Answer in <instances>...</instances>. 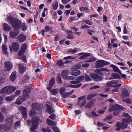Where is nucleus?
Instances as JSON below:
<instances>
[{"label": "nucleus", "mask_w": 132, "mask_h": 132, "mask_svg": "<svg viewBox=\"0 0 132 132\" xmlns=\"http://www.w3.org/2000/svg\"><path fill=\"white\" fill-rule=\"evenodd\" d=\"M85 80L87 81H91L92 80L91 78L89 77V76H88L87 75H85Z\"/></svg>", "instance_id": "obj_50"}, {"label": "nucleus", "mask_w": 132, "mask_h": 132, "mask_svg": "<svg viewBox=\"0 0 132 132\" xmlns=\"http://www.w3.org/2000/svg\"><path fill=\"white\" fill-rule=\"evenodd\" d=\"M8 87L7 86L4 87L0 91V93L1 94H6L9 93L8 90Z\"/></svg>", "instance_id": "obj_20"}, {"label": "nucleus", "mask_w": 132, "mask_h": 132, "mask_svg": "<svg viewBox=\"0 0 132 132\" xmlns=\"http://www.w3.org/2000/svg\"><path fill=\"white\" fill-rule=\"evenodd\" d=\"M30 78V76L28 75H26L23 78L22 82L23 83L27 81Z\"/></svg>", "instance_id": "obj_30"}, {"label": "nucleus", "mask_w": 132, "mask_h": 132, "mask_svg": "<svg viewBox=\"0 0 132 132\" xmlns=\"http://www.w3.org/2000/svg\"><path fill=\"white\" fill-rule=\"evenodd\" d=\"M8 87V90L9 93H10L16 90V87L13 86H7Z\"/></svg>", "instance_id": "obj_32"}, {"label": "nucleus", "mask_w": 132, "mask_h": 132, "mask_svg": "<svg viewBox=\"0 0 132 132\" xmlns=\"http://www.w3.org/2000/svg\"><path fill=\"white\" fill-rule=\"evenodd\" d=\"M58 6V2L57 1H56L55 3V5L53 7V9L55 10H56Z\"/></svg>", "instance_id": "obj_56"}, {"label": "nucleus", "mask_w": 132, "mask_h": 132, "mask_svg": "<svg viewBox=\"0 0 132 132\" xmlns=\"http://www.w3.org/2000/svg\"><path fill=\"white\" fill-rule=\"evenodd\" d=\"M57 82L58 83L60 84L62 83V80L61 77V76L60 74H58V76L57 78Z\"/></svg>", "instance_id": "obj_46"}, {"label": "nucleus", "mask_w": 132, "mask_h": 132, "mask_svg": "<svg viewBox=\"0 0 132 132\" xmlns=\"http://www.w3.org/2000/svg\"><path fill=\"white\" fill-rule=\"evenodd\" d=\"M80 71L79 70H73L70 72V74L73 76H78L80 74Z\"/></svg>", "instance_id": "obj_27"}, {"label": "nucleus", "mask_w": 132, "mask_h": 132, "mask_svg": "<svg viewBox=\"0 0 132 132\" xmlns=\"http://www.w3.org/2000/svg\"><path fill=\"white\" fill-rule=\"evenodd\" d=\"M101 70L102 71L109 72L110 70L105 68H101Z\"/></svg>", "instance_id": "obj_62"}, {"label": "nucleus", "mask_w": 132, "mask_h": 132, "mask_svg": "<svg viewBox=\"0 0 132 132\" xmlns=\"http://www.w3.org/2000/svg\"><path fill=\"white\" fill-rule=\"evenodd\" d=\"M110 64V62H108L106 61L102 60H100L96 62V68H99L106 65H108Z\"/></svg>", "instance_id": "obj_6"}, {"label": "nucleus", "mask_w": 132, "mask_h": 132, "mask_svg": "<svg viewBox=\"0 0 132 132\" xmlns=\"http://www.w3.org/2000/svg\"><path fill=\"white\" fill-rule=\"evenodd\" d=\"M3 26V29L5 31H9L12 29V27L8 25L7 23H4Z\"/></svg>", "instance_id": "obj_19"}, {"label": "nucleus", "mask_w": 132, "mask_h": 132, "mask_svg": "<svg viewBox=\"0 0 132 132\" xmlns=\"http://www.w3.org/2000/svg\"><path fill=\"white\" fill-rule=\"evenodd\" d=\"M27 26L25 23H23L22 26V29L23 31H24L27 29Z\"/></svg>", "instance_id": "obj_51"}, {"label": "nucleus", "mask_w": 132, "mask_h": 132, "mask_svg": "<svg viewBox=\"0 0 132 132\" xmlns=\"http://www.w3.org/2000/svg\"><path fill=\"white\" fill-rule=\"evenodd\" d=\"M84 78V76H81L79 77L76 79L78 83L81 81H82Z\"/></svg>", "instance_id": "obj_38"}, {"label": "nucleus", "mask_w": 132, "mask_h": 132, "mask_svg": "<svg viewBox=\"0 0 132 132\" xmlns=\"http://www.w3.org/2000/svg\"><path fill=\"white\" fill-rule=\"evenodd\" d=\"M31 89L30 88L25 89L23 91V96L22 97H20L17 99L16 103L18 104H21L25 100L26 98H29V97L28 94L31 92Z\"/></svg>", "instance_id": "obj_3"}, {"label": "nucleus", "mask_w": 132, "mask_h": 132, "mask_svg": "<svg viewBox=\"0 0 132 132\" xmlns=\"http://www.w3.org/2000/svg\"><path fill=\"white\" fill-rule=\"evenodd\" d=\"M96 95V94H93L90 95H87V100H91L92 98Z\"/></svg>", "instance_id": "obj_37"}, {"label": "nucleus", "mask_w": 132, "mask_h": 132, "mask_svg": "<svg viewBox=\"0 0 132 132\" xmlns=\"http://www.w3.org/2000/svg\"><path fill=\"white\" fill-rule=\"evenodd\" d=\"M31 106L34 109L39 110L42 108V106L40 104L36 103H33Z\"/></svg>", "instance_id": "obj_16"}, {"label": "nucleus", "mask_w": 132, "mask_h": 132, "mask_svg": "<svg viewBox=\"0 0 132 132\" xmlns=\"http://www.w3.org/2000/svg\"><path fill=\"white\" fill-rule=\"evenodd\" d=\"M5 70L6 71H9L12 67L11 63L9 61H6L4 63Z\"/></svg>", "instance_id": "obj_10"}, {"label": "nucleus", "mask_w": 132, "mask_h": 132, "mask_svg": "<svg viewBox=\"0 0 132 132\" xmlns=\"http://www.w3.org/2000/svg\"><path fill=\"white\" fill-rule=\"evenodd\" d=\"M21 64H19V72L21 73L22 74L26 70V67H23L21 65Z\"/></svg>", "instance_id": "obj_24"}, {"label": "nucleus", "mask_w": 132, "mask_h": 132, "mask_svg": "<svg viewBox=\"0 0 132 132\" xmlns=\"http://www.w3.org/2000/svg\"><path fill=\"white\" fill-rule=\"evenodd\" d=\"M82 84L81 83H80L79 84H78L77 85H70V87L71 88H78L80 86H81L82 85Z\"/></svg>", "instance_id": "obj_43"}, {"label": "nucleus", "mask_w": 132, "mask_h": 132, "mask_svg": "<svg viewBox=\"0 0 132 132\" xmlns=\"http://www.w3.org/2000/svg\"><path fill=\"white\" fill-rule=\"evenodd\" d=\"M67 34L68 35L67 36V38L68 39H72L74 38V36L72 35L73 33L71 31H66Z\"/></svg>", "instance_id": "obj_18"}, {"label": "nucleus", "mask_w": 132, "mask_h": 132, "mask_svg": "<svg viewBox=\"0 0 132 132\" xmlns=\"http://www.w3.org/2000/svg\"><path fill=\"white\" fill-rule=\"evenodd\" d=\"M91 114L93 117H96L99 116L98 114H97L94 111L91 113Z\"/></svg>", "instance_id": "obj_60"}, {"label": "nucleus", "mask_w": 132, "mask_h": 132, "mask_svg": "<svg viewBox=\"0 0 132 132\" xmlns=\"http://www.w3.org/2000/svg\"><path fill=\"white\" fill-rule=\"evenodd\" d=\"M27 48V44H24L22 46L21 49L25 51Z\"/></svg>", "instance_id": "obj_53"}, {"label": "nucleus", "mask_w": 132, "mask_h": 132, "mask_svg": "<svg viewBox=\"0 0 132 132\" xmlns=\"http://www.w3.org/2000/svg\"><path fill=\"white\" fill-rule=\"evenodd\" d=\"M18 30H15L11 31L9 32V34L10 38H14L17 36L19 34Z\"/></svg>", "instance_id": "obj_9"}, {"label": "nucleus", "mask_w": 132, "mask_h": 132, "mask_svg": "<svg viewBox=\"0 0 132 132\" xmlns=\"http://www.w3.org/2000/svg\"><path fill=\"white\" fill-rule=\"evenodd\" d=\"M7 20L10 22L14 29L19 30L22 26V22L19 20L13 17L9 16L7 18Z\"/></svg>", "instance_id": "obj_1"}, {"label": "nucleus", "mask_w": 132, "mask_h": 132, "mask_svg": "<svg viewBox=\"0 0 132 132\" xmlns=\"http://www.w3.org/2000/svg\"><path fill=\"white\" fill-rule=\"evenodd\" d=\"M94 72H96L98 75H100L101 76L103 75V73L102 72V70H101V69H97L94 70Z\"/></svg>", "instance_id": "obj_35"}, {"label": "nucleus", "mask_w": 132, "mask_h": 132, "mask_svg": "<svg viewBox=\"0 0 132 132\" xmlns=\"http://www.w3.org/2000/svg\"><path fill=\"white\" fill-rule=\"evenodd\" d=\"M120 76L118 74L113 73L111 75V76L109 78V79H116L117 78H120Z\"/></svg>", "instance_id": "obj_22"}, {"label": "nucleus", "mask_w": 132, "mask_h": 132, "mask_svg": "<svg viewBox=\"0 0 132 132\" xmlns=\"http://www.w3.org/2000/svg\"><path fill=\"white\" fill-rule=\"evenodd\" d=\"M116 126L117 127V128L115 129V130L117 131H118L121 128V126L120 125V122H117V123L116 124Z\"/></svg>", "instance_id": "obj_44"}, {"label": "nucleus", "mask_w": 132, "mask_h": 132, "mask_svg": "<svg viewBox=\"0 0 132 132\" xmlns=\"http://www.w3.org/2000/svg\"><path fill=\"white\" fill-rule=\"evenodd\" d=\"M14 96L6 97L5 98V100L7 101L11 102L14 99Z\"/></svg>", "instance_id": "obj_36"}, {"label": "nucleus", "mask_w": 132, "mask_h": 132, "mask_svg": "<svg viewBox=\"0 0 132 132\" xmlns=\"http://www.w3.org/2000/svg\"><path fill=\"white\" fill-rule=\"evenodd\" d=\"M81 22L85 23L89 25H91L92 24L91 21L89 20H86L82 21Z\"/></svg>", "instance_id": "obj_42"}, {"label": "nucleus", "mask_w": 132, "mask_h": 132, "mask_svg": "<svg viewBox=\"0 0 132 132\" xmlns=\"http://www.w3.org/2000/svg\"><path fill=\"white\" fill-rule=\"evenodd\" d=\"M80 9L81 11H83L86 12H88L89 11V10L87 7H80Z\"/></svg>", "instance_id": "obj_39"}, {"label": "nucleus", "mask_w": 132, "mask_h": 132, "mask_svg": "<svg viewBox=\"0 0 132 132\" xmlns=\"http://www.w3.org/2000/svg\"><path fill=\"white\" fill-rule=\"evenodd\" d=\"M16 77V72H13L12 73L10 77V79L12 81H14Z\"/></svg>", "instance_id": "obj_21"}, {"label": "nucleus", "mask_w": 132, "mask_h": 132, "mask_svg": "<svg viewBox=\"0 0 132 132\" xmlns=\"http://www.w3.org/2000/svg\"><path fill=\"white\" fill-rule=\"evenodd\" d=\"M123 116L126 118L122 120V122L120 123L122 129H125L127 127L128 124L132 121V119L131 116L127 113H124Z\"/></svg>", "instance_id": "obj_2"}, {"label": "nucleus", "mask_w": 132, "mask_h": 132, "mask_svg": "<svg viewBox=\"0 0 132 132\" xmlns=\"http://www.w3.org/2000/svg\"><path fill=\"white\" fill-rule=\"evenodd\" d=\"M13 116H12L10 117H8L6 119V122L7 123H8L10 124H11L13 123Z\"/></svg>", "instance_id": "obj_29"}, {"label": "nucleus", "mask_w": 132, "mask_h": 132, "mask_svg": "<svg viewBox=\"0 0 132 132\" xmlns=\"http://www.w3.org/2000/svg\"><path fill=\"white\" fill-rule=\"evenodd\" d=\"M51 93L53 95H56L58 93V89L57 90L56 89H54L51 91Z\"/></svg>", "instance_id": "obj_45"}, {"label": "nucleus", "mask_w": 132, "mask_h": 132, "mask_svg": "<svg viewBox=\"0 0 132 132\" xmlns=\"http://www.w3.org/2000/svg\"><path fill=\"white\" fill-rule=\"evenodd\" d=\"M1 111L2 112L5 113H7L8 112V110L5 108V107H2L1 108Z\"/></svg>", "instance_id": "obj_49"}, {"label": "nucleus", "mask_w": 132, "mask_h": 132, "mask_svg": "<svg viewBox=\"0 0 132 132\" xmlns=\"http://www.w3.org/2000/svg\"><path fill=\"white\" fill-rule=\"evenodd\" d=\"M26 38V36L23 34H20L17 37V39L20 42H22L24 41Z\"/></svg>", "instance_id": "obj_13"}, {"label": "nucleus", "mask_w": 132, "mask_h": 132, "mask_svg": "<svg viewBox=\"0 0 132 132\" xmlns=\"http://www.w3.org/2000/svg\"><path fill=\"white\" fill-rule=\"evenodd\" d=\"M25 52L24 51L21 49L18 53V55L20 56L21 55L23 54Z\"/></svg>", "instance_id": "obj_64"}, {"label": "nucleus", "mask_w": 132, "mask_h": 132, "mask_svg": "<svg viewBox=\"0 0 132 132\" xmlns=\"http://www.w3.org/2000/svg\"><path fill=\"white\" fill-rule=\"evenodd\" d=\"M38 117H33L32 118V126L31 127L30 130L32 131H34L38 127Z\"/></svg>", "instance_id": "obj_4"}, {"label": "nucleus", "mask_w": 132, "mask_h": 132, "mask_svg": "<svg viewBox=\"0 0 132 132\" xmlns=\"http://www.w3.org/2000/svg\"><path fill=\"white\" fill-rule=\"evenodd\" d=\"M95 100L93 99L89 102L87 103L85 106V107L90 109L93 105L95 104Z\"/></svg>", "instance_id": "obj_11"}, {"label": "nucleus", "mask_w": 132, "mask_h": 132, "mask_svg": "<svg viewBox=\"0 0 132 132\" xmlns=\"http://www.w3.org/2000/svg\"><path fill=\"white\" fill-rule=\"evenodd\" d=\"M116 110H123L122 107L117 104H115L110 107L109 111L110 112Z\"/></svg>", "instance_id": "obj_8"}, {"label": "nucleus", "mask_w": 132, "mask_h": 132, "mask_svg": "<svg viewBox=\"0 0 132 132\" xmlns=\"http://www.w3.org/2000/svg\"><path fill=\"white\" fill-rule=\"evenodd\" d=\"M111 66L113 69V70L114 72H118L120 74H121V71L119 70V68L116 66L113 65H111Z\"/></svg>", "instance_id": "obj_25"}, {"label": "nucleus", "mask_w": 132, "mask_h": 132, "mask_svg": "<svg viewBox=\"0 0 132 132\" xmlns=\"http://www.w3.org/2000/svg\"><path fill=\"white\" fill-rule=\"evenodd\" d=\"M96 60V58L94 57H90L88 60L86 61V62H92L95 61Z\"/></svg>", "instance_id": "obj_40"}, {"label": "nucleus", "mask_w": 132, "mask_h": 132, "mask_svg": "<svg viewBox=\"0 0 132 132\" xmlns=\"http://www.w3.org/2000/svg\"><path fill=\"white\" fill-rule=\"evenodd\" d=\"M52 128L55 132H60L58 128L56 127H53Z\"/></svg>", "instance_id": "obj_57"}, {"label": "nucleus", "mask_w": 132, "mask_h": 132, "mask_svg": "<svg viewBox=\"0 0 132 132\" xmlns=\"http://www.w3.org/2000/svg\"><path fill=\"white\" fill-rule=\"evenodd\" d=\"M63 63L62 60L59 61L57 62V64L59 66H62L63 65Z\"/></svg>", "instance_id": "obj_52"}, {"label": "nucleus", "mask_w": 132, "mask_h": 132, "mask_svg": "<svg viewBox=\"0 0 132 132\" xmlns=\"http://www.w3.org/2000/svg\"><path fill=\"white\" fill-rule=\"evenodd\" d=\"M4 121V115L0 112V122H2Z\"/></svg>", "instance_id": "obj_47"}, {"label": "nucleus", "mask_w": 132, "mask_h": 132, "mask_svg": "<svg viewBox=\"0 0 132 132\" xmlns=\"http://www.w3.org/2000/svg\"><path fill=\"white\" fill-rule=\"evenodd\" d=\"M12 46L13 51L16 52L19 49V44L17 42H13L12 44Z\"/></svg>", "instance_id": "obj_14"}, {"label": "nucleus", "mask_w": 132, "mask_h": 132, "mask_svg": "<svg viewBox=\"0 0 132 132\" xmlns=\"http://www.w3.org/2000/svg\"><path fill=\"white\" fill-rule=\"evenodd\" d=\"M2 48L3 53L6 54H7L8 52L7 51V48L5 44H3Z\"/></svg>", "instance_id": "obj_28"}, {"label": "nucleus", "mask_w": 132, "mask_h": 132, "mask_svg": "<svg viewBox=\"0 0 132 132\" xmlns=\"http://www.w3.org/2000/svg\"><path fill=\"white\" fill-rule=\"evenodd\" d=\"M5 81V79L3 78H0V85L2 84Z\"/></svg>", "instance_id": "obj_61"}, {"label": "nucleus", "mask_w": 132, "mask_h": 132, "mask_svg": "<svg viewBox=\"0 0 132 132\" xmlns=\"http://www.w3.org/2000/svg\"><path fill=\"white\" fill-rule=\"evenodd\" d=\"M90 76L92 79L95 81H101L103 79V77L99 76L97 74L95 73H92L90 74Z\"/></svg>", "instance_id": "obj_7"}, {"label": "nucleus", "mask_w": 132, "mask_h": 132, "mask_svg": "<svg viewBox=\"0 0 132 132\" xmlns=\"http://www.w3.org/2000/svg\"><path fill=\"white\" fill-rule=\"evenodd\" d=\"M45 28L46 31H48L51 29V28H50L49 26H46L45 27Z\"/></svg>", "instance_id": "obj_63"}, {"label": "nucleus", "mask_w": 132, "mask_h": 132, "mask_svg": "<svg viewBox=\"0 0 132 132\" xmlns=\"http://www.w3.org/2000/svg\"><path fill=\"white\" fill-rule=\"evenodd\" d=\"M122 96L123 97H127L129 96V93L128 90L125 88L122 89Z\"/></svg>", "instance_id": "obj_17"}, {"label": "nucleus", "mask_w": 132, "mask_h": 132, "mask_svg": "<svg viewBox=\"0 0 132 132\" xmlns=\"http://www.w3.org/2000/svg\"><path fill=\"white\" fill-rule=\"evenodd\" d=\"M47 111L50 114L53 113L54 111V110L51 107L50 105L47 104Z\"/></svg>", "instance_id": "obj_23"}, {"label": "nucleus", "mask_w": 132, "mask_h": 132, "mask_svg": "<svg viewBox=\"0 0 132 132\" xmlns=\"http://www.w3.org/2000/svg\"><path fill=\"white\" fill-rule=\"evenodd\" d=\"M47 123L49 125H55L56 124V123H55L54 122L51 120L49 119H47Z\"/></svg>", "instance_id": "obj_31"}, {"label": "nucleus", "mask_w": 132, "mask_h": 132, "mask_svg": "<svg viewBox=\"0 0 132 132\" xmlns=\"http://www.w3.org/2000/svg\"><path fill=\"white\" fill-rule=\"evenodd\" d=\"M19 109L21 111V113L23 117L25 118H26L27 114L26 108L23 106H21L19 108Z\"/></svg>", "instance_id": "obj_12"}, {"label": "nucleus", "mask_w": 132, "mask_h": 132, "mask_svg": "<svg viewBox=\"0 0 132 132\" xmlns=\"http://www.w3.org/2000/svg\"><path fill=\"white\" fill-rule=\"evenodd\" d=\"M75 59V57H73L72 56H68L64 58V60H66L68 59Z\"/></svg>", "instance_id": "obj_54"}, {"label": "nucleus", "mask_w": 132, "mask_h": 132, "mask_svg": "<svg viewBox=\"0 0 132 132\" xmlns=\"http://www.w3.org/2000/svg\"><path fill=\"white\" fill-rule=\"evenodd\" d=\"M55 79L54 77H52L49 82V85L51 87H52L55 83Z\"/></svg>", "instance_id": "obj_34"}, {"label": "nucleus", "mask_w": 132, "mask_h": 132, "mask_svg": "<svg viewBox=\"0 0 132 132\" xmlns=\"http://www.w3.org/2000/svg\"><path fill=\"white\" fill-rule=\"evenodd\" d=\"M3 130L5 131H7L11 128V127L10 126H8L6 124H2Z\"/></svg>", "instance_id": "obj_26"}, {"label": "nucleus", "mask_w": 132, "mask_h": 132, "mask_svg": "<svg viewBox=\"0 0 132 132\" xmlns=\"http://www.w3.org/2000/svg\"><path fill=\"white\" fill-rule=\"evenodd\" d=\"M36 113V112L34 109H32L30 111L29 114L30 117H32L34 116Z\"/></svg>", "instance_id": "obj_41"}, {"label": "nucleus", "mask_w": 132, "mask_h": 132, "mask_svg": "<svg viewBox=\"0 0 132 132\" xmlns=\"http://www.w3.org/2000/svg\"><path fill=\"white\" fill-rule=\"evenodd\" d=\"M122 101H125L126 102L129 104L131 103V100L130 98H128L125 100H123Z\"/></svg>", "instance_id": "obj_58"}, {"label": "nucleus", "mask_w": 132, "mask_h": 132, "mask_svg": "<svg viewBox=\"0 0 132 132\" xmlns=\"http://www.w3.org/2000/svg\"><path fill=\"white\" fill-rule=\"evenodd\" d=\"M77 51V48H75L74 49H70L68 50L67 52L68 53H71L72 54H74Z\"/></svg>", "instance_id": "obj_33"}, {"label": "nucleus", "mask_w": 132, "mask_h": 132, "mask_svg": "<svg viewBox=\"0 0 132 132\" xmlns=\"http://www.w3.org/2000/svg\"><path fill=\"white\" fill-rule=\"evenodd\" d=\"M89 27L90 26L88 25H85L81 26L80 28H82V29H87L88 28H89Z\"/></svg>", "instance_id": "obj_59"}, {"label": "nucleus", "mask_w": 132, "mask_h": 132, "mask_svg": "<svg viewBox=\"0 0 132 132\" xmlns=\"http://www.w3.org/2000/svg\"><path fill=\"white\" fill-rule=\"evenodd\" d=\"M118 83V82L116 80L110 81L106 83V86H110L114 87H117L121 86V84H117Z\"/></svg>", "instance_id": "obj_5"}, {"label": "nucleus", "mask_w": 132, "mask_h": 132, "mask_svg": "<svg viewBox=\"0 0 132 132\" xmlns=\"http://www.w3.org/2000/svg\"><path fill=\"white\" fill-rule=\"evenodd\" d=\"M66 89L64 87H62L60 89V94L62 95V94L65 92V91Z\"/></svg>", "instance_id": "obj_48"}, {"label": "nucleus", "mask_w": 132, "mask_h": 132, "mask_svg": "<svg viewBox=\"0 0 132 132\" xmlns=\"http://www.w3.org/2000/svg\"><path fill=\"white\" fill-rule=\"evenodd\" d=\"M86 97V95H84L79 97L78 98V101L80 102V101H81L82 100H83L84 98H85Z\"/></svg>", "instance_id": "obj_55"}, {"label": "nucleus", "mask_w": 132, "mask_h": 132, "mask_svg": "<svg viewBox=\"0 0 132 132\" xmlns=\"http://www.w3.org/2000/svg\"><path fill=\"white\" fill-rule=\"evenodd\" d=\"M69 72L67 70H63L62 72V76L63 79H66V78L68 76V75L69 74Z\"/></svg>", "instance_id": "obj_15"}]
</instances>
